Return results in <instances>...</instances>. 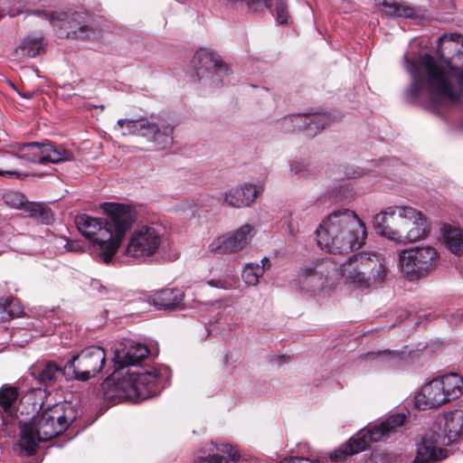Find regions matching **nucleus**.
I'll list each match as a JSON object with an SVG mask.
<instances>
[{"mask_svg":"<svg viewBox=\"0 0 463 463\" xmlns=\"http://www.w3.org/2000/svg\"><path fill=\"white\" fill-rule=\"evenodd\" d=\"M437 43V53L448 61V68L439 65L428 53L418 62L404 57L406 70L412 79L404 94L405 99L415 103L426 98L433 111L439 106L454 104L463 98V35L444 33Z\"/></svg>","mask_w":463,"mask_h":463,"instance_id":"1","label":"nucleus"},{"mask_svg":"<svg viewBox=\"0 0 463 463\" xmlns=\"http://www.w3.org/2000/svg\"><path fill=\"white\" fill-rule=\"evenodd\" d=\"M100 209L106 219L80 214L75 223L79 232L97 246L100 260L109 263L135 222L136 213L132 207L117 203H103Z\"/></svg>","mask_w":463,"mask_h":463,"instance_id":"2","label":"nucleus"},{"mask_svg":"<svg viewBox=\"0 0 463 463\" xmlns=\"http://www.w3.org/2000/svg\"><path fill=\"white\" fill-rule=\"evenodd\" d=\"M69 427L64 404L56 403L43 411L32 421L20 426L18 445L32 455L36 452L40 441L49 440L62 433Z\"/></svg>","mask_w":463,"mask_h":463,"instance_id":"3","label":"nucleus"},{"mask_svg":"<svg viewBox=\"0 0 463 463\" xmlns=\"http://www.w3.org/2000/svg\"><path fill=\"white\" fill-rule=\"evenodd\" d=\"M356 228L358 233H362L361 219L349 209H341L328 214L317 227V240L318 246L333 254L345 252L349 241L342 238L344 231Z\"/></svg>","mask_w":463,"mask_h":463,"instance_id":"4","label":"nucleus"},{"mask_svg":"<svg viewBox=\"0 0 463 463\" xmlns=\"http://www.w3.org/2000/svg\"><path fill=\"white\" fill-rule=\"evenodd\" d=\"M122 135H137L144 137L156 150L168 148L174 141L175 127L161 116L120 118L117 122Z\"/></svg>","mask_w":463,"mask_h":463,"instance_id":"5","label":"nucleus"},{"mask_svg":"<svg viewBox=\"0 0 463 463\" xmlns=\"http://www.w3.org/2000/svg\"><path fill=\"white\" fill-rule=\"evenodd\" d=\"M404 413H396L388 417L379 424L361 430L347 442L342 444L330 454L332 461H341L347 457L365 450L369 442H378L397 431L405 422Z\"/></svg>","mask_w":463,"mask_h":463,"instance_id":"6","label":"nucleus"},{"mask_svg":"<svg viewBox=\"0 0 463 463\" xmlns=\"http://www.w3.org/2000/svg\"><path fill=\"white\" fill-rule=\"evenodd\" d=\"M439 259V252L434 247L417 246L399 252V267L408 280L414 281L432 273Z\"/></svg>","mask_w":463,"mask_h":463,"instance_id":"7","label":"nucleus"},{"mask_svg":"<svg viewBox=\"0 0 463 463\" xmlns=\"http://www.w3.org/2000/svg\"><path fill=\"white\" fill-rule=\"evenodd\" d=\"M163 241L164 233L159 226H138L130 233L123 254L128 258L145 260L159 252Z\"/></svg>","mask_w":463,"mask_h":463,"instance_id":"8","label":"nucleus"},{"mask_svg":"<svg viewBox=\"0 0 463 463\" xmlns=\"http://www.w3.org/2000/svg\"><path fill=\"white\" fill-rule=\"evenodd\" d=\"M12 153L19 159L39 165L59 164L72 161L75 158L74 154L70 150L61 146H55L50 142L16 144L12 146Z\"/></svg>","mask_w":463,"mask_h":463,"instance_id":"9","label":"nucleus"},{"mask_svg":"<svg viewBox=\"0 0 463 463\" xmlns=\"http://www.w3.org/2000/svg\"><path fill=\"white\" fill-rule=\"evenodd\" d=\"M335 272L336 265L328 258L303 265L298 273L299 291L310 297L320 294L327 287L328 279Z\"/></svg>","mask_w":463,"mask_h":463,"instance_id":"10","label":"nucleus"},{"mask_svg":"<svg viewBox=\"0 0 463 463\" xmlns=\"http://www.w3.org/2000/svg\"><path fill=\"white\" fill-rule=\"evenodd\" d=\"M158 373L156 370L138 368L128 371L118 383V388L130 400H146L157 393Z\"/></svg>","mask_w":463,"mask_h":463,"instance_id":"11","label":"nucleus"},{"mask_svg":"<svg viewBox=\"0 0 463 463\" xmlns=\"http://www.w3.org/2000/svg\"><path fill=\"white\" fill-rule=\"evenodd\" d=\"M192 65L199 80L209 79L218 86L229 77V67L221 57L206 49L197 51L192 59Z\"/></svg>","mask_w":463,"mask_h":463,"instance_id":"12","label":"nucleus"},{"mask_svg":"<svg viewBox=\"0 0 463 463\" xmlns=\"http://www.w3.org/2000/svg\"><path fill=\"white\" fill-rule=\"evenodd\" d=\"M105 361L106 354L101 347L90 346L73 355L65 369L71 370L76 380L85 382L102 370Z\"/></svg>","mask_w":463,"mask_h":463,"instance_id":"13","label":"nucleus"},{"mask_svg":"<svg viewBox=\"0 0 463 463\" xmlns=\"http://www.w3.org/2000/svg\"><path fill=\"white\" fill-rule=\"evenodd\" d=\"M31 13L35 15L43 16V18L49 21L52 25H55L56 22H62L64 24H67L69 28L71 29V31L68 32V37L82 40H95L100 35L99 30L84 24L82 15L76 12H45L34 10Z\"/></svg>","mask_w":463,"mask_h":463,"instance_id":"14","label":"nucleus"},{"mask_svg":"<svg viewBox=\"0 0 463 463\" xmlns=\"http://www.w3.org/2000/svg\"><path fill=\"white\" fill-rule=\"evenodd\" d=\"M331 121L326 113L294 114L282 118L278 122V128L283 132L304 130L309 137H314Z\"/></svg>","mask_w":463,"mask_h":463,"instance_id":"15","label":"nucleus"},{"mask_svg":"<svg viewBox=\"0 0 463 463\" xmlns=\"http://www.w3.org/2000/svg\"><path fill=\"white\" fill-rule=\"evenodd\" d=\"M255 233L253 226L243 224L232 232L215 238L208 246L211 252L232 254L241 251L252 239Z\"/></svg>","mask_w":463,"mask_h":463,"instance_id":"16","label":"nucleus"},{"mask_svg":"<svg viewBox=\"0 0 463 463\" xmlns=\"http://www.w3.org/2000/svg\"><path fill=\"white\" fill-rule=\"evenodd\" d=\"M401 241L415 242L427 237L430 230L426 216L419 210L405 205L402 211Z\"/></svg>","mask_w":463,"mask_h":463,"instance_id":"17","label":"nucleus"},{"mask_svg":"<svg viewBox=\"0 0 463 463\" xmlns=\"http://www.w3.org/2000/svg\"><path fill=\"white\" fill-rule=\"evenodd\" d=\"M405 205H392L375 214L373 227L377 234L396 242L401 241L402 211Z\"/></svg>","mask_w":463,"mask_h":463,"instance_id":"18","label":"nucleus"},{"mask_svg":"<svg viewBox=\"0 0 463 463\" xmlns=\"http://www.w3.org/2000/svg\"><path fill=\"white\" fill-rule=\"evenodd\" d=\"M449 445L442 435L435 430L427 431L417 445L412 463H437L448 457V450L440 446Z\"/></svg>","mask_w":463,"mask_h":463,"instance_id":"19","label":"nucleus"},{"mask_svg":"<svg viewBox=\"0 0 463 463\" xmlns=\"http://www.w3.org/2000/svg\"><path fill=\"white\" fill-rule=\"evenodd\" d=\"M260 191L252 184H243L227 190L221 195L219 201L233 208L250 206L258 197Z\"/></svg>","mask_w":463,"mask_h":463,"instance_id":"20","label":"nucleus"},{"mask_svg":"<svg viewBox=\"0 0 463 463\" xmlns=\"http://www.w3.org/2000/svg\"><path fill=\"white\" fill-rule=\"evenodd\" d=\"M442 388L437 379L426 383L415 396L416 407L425 411L448 402V398H445Z\"/></svg>","mask_w":463,"mask_h":463,"instance_id":"21","label":"nucleus"},{"mask_svg":"<svg viewBox=\"0 0 463 463\" xmlns=\"http://www.w3.org/2000/svg\"><path fill=\"white\" fill-rule=\"evenodd\" d=\"M361 261V268L364 272L366 288L384 280L387 275V269L376 253L362 252Z\"/></svg>","mask_w":463,"mask_h":463,"instance_id":"22","label":"nucleus"},{"mask_svg":"<svg viewBox=\"0 0 463 463\" xmlns=\"http://www.w3.org/2000/svg\"><path fill=\"white\" fill-rule=\"evenodd\" d=\"M207 449L208 456L200 455L198 460L208 463H228L229 461H237L240 458L238 451L230 444L217 445L209 442Z\"/></svg>","mask_w":463,"mask_h":463,"instance_id":"23","label":"nucleus"},{"mask_svg":"<svg viewBox=\"0 0 463 463\" xmlns=\"http://www.w3.org/2000/svg\"><path fill=\"white\" fill-rule=\"evenodd\" d=\"M149 350L143 344H132L129 346L117 351L114 357L115 364L118 368L135 365L148 355Z\"/></svg>","mask_w":463,"mask_h":463,"instance_id":"24","label":"nucleus"},{"mask_svg":"<svg viewBox=\"0 0 463 463\" xmlns=\"http://www.w3.org/2000/svg\"><path fill=\"white\" fill-rule=\"evenodd\" d=\"M463 435V410L457 409L444 415L442 439L448 444L456 441Z\"/></svg>","mask_w":463,"mask_h":463,"instance_id":"25","label":"nucleus"},{"mask_svg":"<svg viewBox=\"0 0 463 463\" xmlns=\"http://www.w3.org/2000/svg\"><path fill=\"white\" fill-rule=\"evenodd\" d=\"M184 294L178 288H165L152 295L148 302L157 309H175L183 301Z\"/></svg>","mask_w":463,"mask_h":463,"instance_id":"26","label":"nucleus"},{"mask_svg":"<svg viewBox=\"0 0 463 463\" xmlns=\"http://www.w3.org/2000/svg\"><path fill=\"white\" fill-rule=\"evenodd\" d=\"M248 5L253 11L257 12L263 7L272 9L274 7V16L276 21L280 24L289 23L290 14L285 0H248Z\"/></svg>","mask_w":463,"mask_h":463,"instance_id":"27","label":"nucleus"},{"mask_svg":"<svg viewBox=\"0 0 463 463\" xmlns=\"http://www.w3.org/2000/svg\"><path fill=\"white\" fill-rule=\"evenodd\" d=\"M361 254L350 257L341 266L342 276L351 283L366 288L364 272L361 268Z\"/></svg>","mask_w":463,"mask_h":463,"instance_id":"28","label":"nucleus"},{"mask_svg":"<svg viewBox=\"0 0 463 463\" xmlns=\"http://www.w3.org/2000/svg\"><path fill=\"white\" fill-rule=\"evenodd\" d=\"M437 381L443 387L445 398L448 402L456 400L463 393V379L458 373H449L437 378Z\"/></svg>","mask_w":463,"mask_h":463,"instance_id":"29","label":"nucleus"},{"mask_svg":"<svg viewBox=\"0 0 463 463\" xmlns=\"http://www.w3.org/2000/svg\"><path fill=\"white\" fill-rule=\"evenodd\" d=\"M376 4L383 8L387 15L412 18L417 14L413 7L400 0H376Z\"/></svg>","mask_w":463,"mask_h":463,"instance_id":"30","label":"nucleus"},{"mask_svg":"<svg viewBox=\"0 0 463 463\" xmlns=\"http://www.w3.org/2000/svg\"><path fill=\"white\" fill-rule=\"evenodd\" d=\"M442 231L446 248L453 254L462 256L463 229L454 226H445Z\"/></svg>","mask_w":463,"mask_h":463,"instance_id":"31","label":"nucleus"},{"mask_svg":"<svg viewBox=\"0 0 463 463\" xmlns=\"http://www.w3.org/2000/svg\"><path fill=\"white\" fill-rule=\"evenodd\" d=\"M18 390L10 385H3L0 389V408L7 416H13L16 411Z\"/></svg>","mask_w":463,"mask_h":463,"instance_id":"32","label":"nucleus"},{"mask_svg":"<svg viewBox=\"0 0 463 463\" xmlns=\"http://www.w3.org/2000/svg\"><path fill=\"white\" fill-rule=\"evenodd\" d=\"M24 308L16 298L0 299V323H5L23 315Z\"/></svg>","mask_w":463,"mask_h":463,"instance_id":"33","label":"nucleus"},{"mask_svg":"<svg viewBox=\"0 0 463 463\" xmlns=\"http://www.w3.org/2000/svg\"><path fill=\"white\" fill-rule=\"evenodd\" d=\"M24 211L32 218L44 224H50L53 220V215L50 208L40 203H26Z\"/></svg>","mask_w":463,"mask_h":463,"instance_id":"34","label":"nucleus"},{"mask_svg":"<svg viewBox=\"0 0 463 463\" xmlns=\"http://www.w3.org/2000/svg\"><path fill=\"white\" fill-rule=\"evenodd\" d=\"M64 374V369L53 362H49L39 371L38 380L45 385L54 383Z\"/></svg>","mask_w":463,"mask_h":463,"instance_id":"35","label":"nucleus"},{"mask_svg":"<svg viewBox=\"0 0 463 463\" xmlns=\"http://www.w3.org/2000/svg\"><path fill=\"white\" fill-rule=\"evenodd\" d=\"M361 229H362V232H361L362 233H358V232H354L357 230L356 228L348 229L349 232L344 231V232L342 233V238L347 239L349 241V243H348L349 247H347L348 249L346 250V251L345 253H348L354 250H358L364 244L365 239H366V229H365V224L362 220H361Z\"/></svg>","mask_w":463,"mask_h":463,"instance_id":"36","label":"nucleus"},{"mask_svg":"<svg viewBox=\"0 0 463 463\" xmlns=\"http://www.w3.org/2000/svg\"><path fill=\"white\" fill-rule=\"evenodd\" d=\"M20 50L27 57H36L44 52V43L43 37H25L20 46Z\"/></svg>","mask_w":463,"mask_h":463,"instance_id":"37","label":"nucleus"},{"mask_svg":"<svg viewBox=\"0 0 463 463\" xmlns=\"http://www.w3.org/2000/svg\"><path fill=\"white\" fill-rule=\"evenodd\" d=\"M262 276L263 269L260 268V264L257 263H248L241 274L244 282L250 286H256Z\"/></svg>","mask_w":463,"mask_h":463,"instance_id":"38","label":"nucleus"},{"mask_svg":"<svg viewBox=\"0 0 463 463\" xmlns=\"http://www.w3.org/2000/svg\"><path fill=\"white\" fill-rule=\"evenodd\" d=\"M289 172L301 179H307L315 174V168L304 160H293L289 163Z\"/></svg>","mask_w":463,"mask_h":463,"instance_id":"39","label":"nucleus"},{"mask_svg":"<svg viewBox=\"0 0 463 463\" xmlns=\"http://www.w3.org/2000/svg\"><path fill=\"white\" fill-rule=\"evenodd\" d=\"M207 284L213 288L229 290L235 288L236 278L232 274H226L219 279H209Z\"/></svg>","mask_w":463,"mask_h":463,"instance_id":"40","label":"nucleus"},{"mask_svg":"<svg viewBox=\"0 0 463 463\" xmlns=\"http://www.w3.org/2000/svg\"><path fill=\"white\" fill-rule=\"evenodd\" d=\"M4 202L13 208H24L26 202L24 196L18 192L10 191L3 195Z\"/></svg>","mask_w":463,"mask_h":463,"instance_id":"41","label":"nucleus"},{"mask_svg":"<svg viewBox=\"0 0 463 463\" xmlns=\"http://www.w3.org/2000/svg\"><path fill=\"white\" fill-rule=\"evenodd\" d=\"M391 354H392V353L390 350H384L383 352H378V353H367L364 357L366 359L377 360V359H384Z\"/></svg>","mask_w":463,"mask_h":463,"instance_id":"42","label":"nucleus"},{"mask_svg":"<svg viewBox=\"0 0 463 463\" xmlns=\"http://www.w3.org/2000/svg\"><path fill=\"white\" fill-rule=\"evenodd\" d=\"M279 463H318L317 460H311L307 458H288Z\"/></svg>","mask_w":463,"mask_h":463,"instance_id":"43","label":"nucleus"},{"mask_svg":"<svg viewBox=\"0 0 463 463\" xmlns=\"http://www.w3.org/2000/svg\"><path fill=\"white\" fill-rule=\"evenodd\" d=\"M449 323H458L463 319V310H457L447 315Z\"/></svg>","mask_w":463,"mask_h":463,"instance_id":"44","label":"nucleus"},{"mask_svg":"<svg viewBox=\"0 0 463 463\" xmlns=\"http://www.w3.org/2000/svg\"><path fill=\"white\" fill-rule=\"evenodd\" d=\"M65 248L69 251H79L81 250V244L77 241H70L66 243Z\"/></svg>","mask_w":463,"mask_h":463,"instance_id":"45","label":"nucleus"},{"mask_svg":"<svg viewBox=\"0 0 463 463\" xmlns=\"http://www.w3.org/2000/svg\"><path fill=\"white\" fill-rule=\"evenodd\" d=\"M208 444L209 443H205L197 452H196V455L194 457V462L195 463H208V462H201L198 460V458L200 455H203V456H208L209 455V450L207 449V447H208Z\"/></svg>","mask_w":463,"mask_h":463,"instance_id":"46","label":"nucleus"},{"mask_svg":"<svg viewBox=\"0 0 463 463\" xmlns=\"http://www.w3.org/2000/svg\"><path fill=\"white\" fill-rule=\"evenodd\" d=\"M0 175L2 176H7V177H20L22 175L16 170H1L0 169Z\"/></svg>","mask_w":463,"mask_h":463,"instance_id":"47","label":"nucleus"},{"mask_svg":"<svg viewBox=\"0 0 463 463\" xmlns=\"http://www.w3.org/2000/svg\"><path fill=\"white\" fill-rule=\"evenodd\" d=\"M261 265H260V268H262L263 269V272L266 270V269H269L271 266V263H270V260L269 258L267 257H264L262 260H261Z\"/></svg>","mask_w":463,"mask_h":463,"instance_id":"48","label":"nucleus"},{"mask_svg":"<svg viewBox=\"0 0 463 463\" xmlns=\"http://www.w3.org/2000/svg\"><path fill=\"white\" fill-rule=\"evenodd\" d=\"M24 11L23 9H16V10H10L8 14H9V15H10L11 17H14V16H15L16 14H22V13H24Z\"/></svg>","mask_w":463,"mask_h":463,"instance_id":"49","label":"nucleus"},{"mask_svg":"<svg viewBox=\"0 0 463 463\" xmlns=\"http://www.w3.org/2000/svg\"><path fill=\"white\" fill-rule=\"evenodd\" d=\"M227 3H230V4H237V3H242L244 2L245 0H225Z\"/></svg>","mask_w":463,"mask_h":463,"instance_id":"50","label":"nucleus"},{"mask_svg":"<svg viewBox=\"0 0 463 463\" xmlns=\"http://www.w3.org/2000/svg\"><path fill=\"white\" fill-rule=\"evenodd\" d=\"M4 16V14L0 12V19Z\"/></svg>","mask_w":463,"mask_h":463,"instance_id":"51","label":"nucleus"}]
</instances>
